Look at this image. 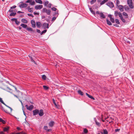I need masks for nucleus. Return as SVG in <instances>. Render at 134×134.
I'll return each mask as SVG.
<instances>
[{
    "label": "nucleus",
    "instance_id": "nucleus-44",
    "mask_svg": "<svg viewBox=\"0 0 134 134\" xmlns=\"http://www.w3.org/2000/svg\"><path fill=\"white\" fill-rule=\"evenodd\" d=\"M54 17L52 18V21H54V20L56 19V17Z\"/></svg>",
    "mask_w": 134,
    "mask_h": 134
},
{
    "label": "nucleus",
    "instance_id": "nucleus-61",
    "mask_svg": "<svg viewBox=\"0 0 134 134\" xmlns=\"http://www.w3.org/2000/svg\"><path fill=\"white\" fill-rule=\"evenodd\" d=\"M52 131V129H47V130L46 131L50 132Z\"/></svg>",
    "mask_w": 134,
    "mask_h": 134
},
{
    "label": "nucleus",
    "instance_id": "nucleus-56",
    "mask_svg": "<svg viewBox=\"0 0 134 134\" xmlns=\"http://www.w3.org/2000/svg\"><path fill=\"white\" fill-rule=\"evenodd\" d=\"M6 107H8L9 108V109H10V110H11V111H12V109L10 107H9V106H8L6 105H5Z\"/></svg>",
    "mask_w": 134,
    "mask_h": 134
},
{
    "label": "nucleus",
    "instance_id": "nucleus-59",
    "mask_svg": "<svg viewBox=\"0 0 134 134\" xmlns=\"http://www.w3.org/2000/svg\"><path fill=\"white\" fill-rule=\"evenodd\" d=\"M1 109L3 111H4L5 110V109H4V108L2 106L1 107Z\"/></svg>",
    "mask_w": 134,
    "mask_h": 134
},
{
    "label": "nucleus",
    "instance_id": "nucleus-16",
    "mask_svg": "<svg viewBox=\"0 0 134 134\" xmlns=\"http://www.w3.org/2000/svg\"><path fill=\"white\" fill-rule=\"evenodd\" d=\"M53 103L54 105H55V106L58 109H59V108L60 106L59 105H58V104H57L55 102V101H53Z\"/></svg>",
    "mask_w": 134,
    "mask_h": 134
},
{
    "label": "nucleus",
    "instance_id": "nucleus-50",
    "mask_svg": "<svg viewBox=\"0 0 134 134\" xmlns=\"http://www.w3.org/2000/svg\"><path fill=\"white\" fill-rule=\"evenodd\" d=\"M95 122H96V124L97 125H98V126H100V124L99 123V122L97 121H95Z\"/></svg>",
    "mask_w": 134,
    "mask_h": 134
},
{
    "label": "nucleus",
    "instance_id": "nucleus-15",
    "mask_svg": "<svg viewBox=\"0 0 134 134\" xmlns=\"http://www.w3.org/2000/svg\"><path fill=\"white\" fill-rule=\"evenodd\" d=\"M100 17L101 18H105V16L104 15V14L102 13H100Z\"/></svg>",
    "mask_w": 134,
    "mask_h": 134
},
{
    "label": "nucleus",
    "instance_id": "nucleus-46",
    "mask_svg": "<svg viewBox=\"0 0 134 134\" xmlns=\"http://www.w3.org/2000/svg\"><path fill=\"white\" fill-rule=\"evenodd\" d=\"M44 129L46 131L47 130L48 127L47 126H44Z\"/></svg>",
    "mask_w": 134,
    "mask_h": 134
},
{
    "label": "nucleus",
    "instance_id": "nucleus-43",
    "mask_svg": "<svg viewBox=\"0 0 134 134\" xmlns=\"http://www.w3.org/2000/svg\"><path fill=\"white\" fill-rule=\"evenodd\" d=\"M116 4L117 6H118V5L120 4V2L119 0H117L116 1Z\"/></svg>",
    "mask_w": 134,
    "mask_h": 134
},
{
    "label": "nucleus",
    "instance_id": "nucleus-12",
    "mask_svg": "<svg viewBox=\"0 0 134 134\" xmlns=\"http://www.w3.org/2000/svg\"><path fill=\"white\" fill-rule=\"evenodd\" d=\"M33 115H37L39 113V110L38 109H35L33 111Z\"/></svg>",
    "mask_w": 134,
    "mask_h": 134
},
{
    "label": "nucleus",
    "instance_id": "nucleus-57",
    "mask_svg": "<svg viewBox=\"0 0 134 134\" xmlns=\"http://www.w3.org/2000/svg\"><path fill=\"white\" fill-rule=\"evenodd\" d=\"M51 3H49L48 5V7L49 8H51Z\"/></svg>",
    "mask_w": 134,
    "mask_h": 134
},
{
    "label": "nucleus",
    "instance_id": "nucleus-52",
    "mask_svg": "<svg viewBox=\"0 0 134 134\" xmlns=\"http://www.w3.org/2000/svg\"><path fill=\"white\" fill-rule=\"evenodd\" d=\"M120 130V129H115V131L116 132H117L119 131Z\"/></svg>",
    "mask_w": 134,
    "mask_h": 134
},
{
    "label": "nucleus",
    "instance_id": "nucleus-62",
    "mask_svg": "<svg viewBox=\"0 0 134 134\" xmlns=\"http://www.w3.org/2000/svg\"><path fill=\"white\" fill-rule=\"evenodd\" d=\"M96 13L97 14H99L100 15V13H99V11H97Z\"/></svg>",
    "mask_w": 134,
    "mask_h": 134
},
{
    "label": "nucleus",
    "instance_id": "nucleus-25",
    "mask_svg": "<svg viewBox=\"0 0 134 134\" xmlns=\"http://www.w3.org/2000/svg\"><path fill=\"white\" fill-rule=\"evenodd\" d=\"M16 13L15 12H12L9 15L10 16H14L16 14Z\"/></svg>",
    "mask_w": 134,
    "mask_h": 134
},
{
    "label": "nucleus",
    "instance_id": "nucleus-41",
    "mask_svg": "<svg viewBox=\"0 0 134 134\" xmlns=\"http://www.w3.org/2000/svg\"><path fill=\"white\" fill-rule=\"evenodd\" d=\"M110 20L112 23H114L115 22L114 19L113 18H111L110 19Z\"/></svg>",
    "mask_w": 134,
    "mask_h": 134
},
{
    "label": "nucleus",
    "instance_id": "nucleus-33",
    "mask_svg": "<svg viewBox=\"0 0 134 134\" xmlns=\"http://www.w3.org/2000/svg\"><path fill=\"white\" fill-rule=\"evenodd\" d=\"M103 130L104 134H108V132L106 129H104Z\"/></svg>",
    "mask_w": 134,
    "mask_h": 134
},
{
    "label": "nucleus",
    "instance_id": "nucleus-53",
    "mask_svg": "<svg viewBox=\"0 0 134 134\" xmlns=\"http://www.w3.org/2000/svg\"><path fill=\"white\" fill-rule=\"evenodd\" d=\"M27 15L30 16H31L32 17H34V16L32 14H27Z\"/></svg>",
    "mask_w": 134,
    "mask_h": 134
},
{
    "label": "nucleus",
    "instance_id": "nucleus-7",
    "mask_svg": "<svg viewBox=\"0 0 134 134\" xmlns=\"http://www.w3.org/2000/svg\"><path fill=\"white\" fill-rule=\"evenodd\" d=\"M55 124V122L53 121H51L48 123V125L50 127H52Z\"/></svg>",
    "mask_w": 134,
    "mask_h": 134
},
{
    "label": "nucleus",
    "instance_id": "nucleus-51",
    "mask_svg": "<svg viewBox=\"0 0 134 134\" xmlns=\"http://www.w3.org/2000/svg\"><path fill=\"white\" fill-rule=\"evenodd\" d=\"M32 0H28L26 2V3H30L31 2V1H32Z\"/></svg>",
    "mask_w": 134,
    "mask_h": 134
},
{
    "label": "nucleus",
    "instance_id": "nucleus-64",
    "mask_svg": "<svg viewBox=\"0 0 134 134\" xmlns=\"http://www.w3.org/2000/svg\"><path fill=\"white\" fill-rule=\"evenodd\" d=\"M17 13H24V12H22L21 11H18L17 12Z\"/></svg>",
    "mask_w": 134,
    "mask_h": 134
},
{
    "label": "nucleus",
    "instance_id": "nucleus-6",
    "mask_svg": "<svg viewBox=\"0 0 134 134\" xmlns=\"http://www.w3.org/2000/svg\"><path fill=\"white\" fill-rule=\"evenodd\" d=\"M49 24L48 23H44L42 25V27L45 29L47 28H48Z\"/></svg>",
    "mask_w": 134,
    "mask_h": 134
},
{
    "label": "nucleus",
    "instance_id": "nucleus-48",
    "mask_svg": "<svg viewBox=\"0 0 134 134\" xmlns=\"http://www.w3.org/2000/svg\"><path fill=\"white\" fill-rule=\"evenodd\" d=\"M52 9L53 11H55L57 10V9L55 7H53L52 8Z\"/></svg>",
    "mask_w": 134,
    "mask_h": 134
},
{
    "label": "nucleus",
    "instance_id": "nucleus-10",
    "mask_svg": "<svg viewBox=\"0 0 134 134\" xmlns=\"http://www.w3.org/2000/svg\"><path fill=\"white\" fill-rule=\"evenodd\" d=\"M117 7H118L120 11L122 12L124 11V8L122 5H120Z\"/></svg>",
    "mask_w": 134,
    "mask_h": 134
},
{
    "label": "nucleus",
    "instance_id": "nucleus-14",
    "mask_svg": "<svg viewBox=\"0 0 134 134\" xmlns=\"http://www.w3.org/2000/svg\"><path fill=\"white\" fill-rule=\"evenodd\" d=\"M86 94L89 98H90L93 100H95L94 98L92 96L90 95V94H89L87 93H86Z\"/></svg>",
    "mask_w": 134,
    "mask_h": 134
},
{
    "label": "nucleus",
    "instance_id": "nucleus-35",
    "mask_svg": "<svg viewBox=\"0 0 134 134\" xmlns=\"http://www.w3.org/2000/svg\"><path fill=\"white\" fill-rule=\"evenodd\" d=\"M42 78L43 79L46 80V77L45 75H43L42 76Z\"/></svg>",
    "mask_w": 134,
    "mask_h": 134
},
{
    "label": "nucleus",
    "instance_id": "nucleus-3",
    "mask_svg": "<svg viewBox=\"0 0 134 134\" xmlns=\"http://www.w3.org/2000/svg\"><path fill=\"white\" fill-rule=\"evenodd\" d=\"M25 106L27 109L29 110H31L34 108L33 105H31L29 106L27 105H26Z\"/></svg>",
    "mask_w": 134,
    "mask_h": 134
},
{
    "label": "nucleus",
    "instance_id": "nucleus-26",
    "mask_svg": "<svg viewBox=\"0 0 134 134\" xmlns=\"http://www.w3.org/2000/svg\"><path fill=\"white\" fill-rule=\"evenodd\" d=\"M26 29L29 31H34L32 29L31 27H28L26 28Z\"/></svg>",
    "mask_w": 134,
    "mask_h": 134
},
{
    "label": "nucleus",
    "instance_id": "nucleus-5",
    "mask_svg": "<svg viewBox=\"0 0 134 134\" xmlns=\"http://www.w3.org/2000/svg\"><path fill=\"white\" fill-rule=\"evenodd\" d=\"M28 6V4L26 3H22L19 5L20 8H23L26 7Z\"/></svg>",
    "mask_w": 134,
    "mask_h": 134
},
{
    "label": "nucleus",
    "instance_id": "nucleus-38",
    "mask_svg": "<svg viewBox=\"0 0 134 134\" xmlns=\"http://www.w3.org/2000/svg\"><path fill=\"white\" fill-rule=\"evenodd\" d=\"M8 129H9V128H8L4 127L3 129L4 131V132L7 131H8Z\"/></svg>",
    "mask_w": 134,
    "mask_h": 134
},
{
    "label": "nucleus",
    "instance_id": "nucleus-60",
    "mask_svg": "<svg viewBox=\"0 0 134 134\" xmlns=\"http://www.w3.org/2000/svg\"><path fill=\"white\" fill-rule=\"evenodd\" d=\"M37 31L38 33H41V31L40 30L38 29H37Z\"/></svg>",
    "mask_w": 134,
    "mask_h": 134
},
{
    "label": "nucleus",
    "instance_id": "nucleus-9",
    "mask_svg": "<svg viewBox=\"0 0 134 134\" xmlns=\"http://www.w3.org/2000/svg\"><path fill=\"white\" fill-rule=\"evenodd\" d=\"M43 7V5H36L35 6V9L36 10L40 9H41Z\"/></svg>",
    "mask_w": 134,
    "mask_h": 134
},
{
    "label": "nucleus",
    "instance_id": "nucleus-40",
    "mask_svg": "<svg viewBox=\"0 0 134 134\" xmlns=\"http://www.w3.org/2000/svg\"><path fill=\"white\" fill-rule=\"evenodd\" d=\"M35 2L34 1L33 2L31 1V2L30 3V4L31 5H33L35 4Z\"/></svg>",
    "mask_w": 134,
    "mask_h": 134
},
{
    "label": "nucleus",
    "instance_id": "nucleus-28",
    "mask_svg": "<svg viewBox=\"0 0 134 134\" xmlns=\"http://www.w3.org/2000/svg\"><path fill=\"white\" fill-rule=\"evenodd\" d=\"M29 7H28V11L30 12H33V8H29Z\"/></svg>",
    "mask_w": 134,
    "mask_h": 134
},
{
    "label": "nucleus",
    "instance_id": "nucleus-49",
    "mask_svg": "<svg viewBox=\"0 0 134 134\" xmlns=\"http://www.w3.org/2000/svg\"><path fill=\"white\" fill-rule=\"evenodd\" d=\"M58 12H55L54 15V16H56V17L57 16H58Z\"/></svg>",
    "mask_w": 134,
    "mask_h": 134
},
{
    "label": "nucleus",
    "instance_id": "nucleus-36",
    "mask_svg": "<svg viewBox=\"0 0 134 134\" xmlns=\"http://www.w3.org/2000/svg\"><path fill=\"white\" fill-rule=\"evenodd\" d=\"M46 31H47L46 30H44L43 31L41 32V35H42L43 34L45 33L46 32Z\"/></svg>",
    "mask_w": 134,
    "mask_h": 134
},
{
    "label": "nucleus",
    "instance_id": "nucleus-29",
    "mask_svg": "<svg viewBox=\"0 0 134 134\" xmlns=\"http://www.w3.org/2000/svg\"><path fill=\"white\" fill-rule=\"evenodd\" d=\"M83 132L85 133H87L88 132V130L86 128L84 129H83Z\"/></svg>",
    "mask_w": 134,
    "mask_h": 134
},
{
    "label": "nucleus",
    "instance_id": "nucleus-58",
    "mask_svg": "<svg viewBox=\"0 0 134 134\" xmlns=\"http://www.w3.org/2000/svg\"><path fill=\"white\" fill-rule=\"evenodd\" d=\"M108 16L110 18V19L111 18H112V15L111 14H109L108 15Z\"/></svg>",
    "mask_w": 134,
    "mask_h": 134
},
{
    "label": "nucleus",
    "instance_id": "nucleus-24",
    "mask_svg": "<svg viewBox=\"0 0 134 134\" xmlns=\"http://www.w3.org/2000/svg\"><path fill=\"white\" fill-rule=\"evenodd\" d=\"M124 8L125 10H128L129 9V8L128 6L126 5L124 6Z\"/></svg>",
    "mask_w": 134,
    "mask_h": 134
},
{
    "label": "nucleus",
    "instance_id": "nucleus-34",
    "mask_svg": "<svg viewBox=\"0 0 134 134\" xmlns=\"http://www.w3.org/2000/svg\"><path fill=\"white\" fill-rule=\"evenodd\" d=\"M116 23L118 24H120V22L119 21V20L118 19H116L115 20Z\"/></svg>",
    "mask_w": 134,
    "mask_h": 134
},
{
    "label": "nucleus",
    "instance_id": "nucleus-55",
    "mask_svg": "<svg viewBox=\"0 0 134 134\" xmlns=\"http://www.w3.org/2000/svg\"><path fill=\"white\" fill-rule=\"evenodd\" d=\"M16 6L15 5H14L12 7H11V9H13L15 8L16 7Z\"/></svg>",
    "mask_w": 134,
    "mask_h": 134
},
{
    "label": "nucleus",
    "instance_id": "nucleus-37",
    "mask_svg": "<svg viewBox=\"0 0 134 134\" xmlns=\"http://www.w3.org/2000/svg\"><path fill=\"white\" fill-rule=\"evenodd\" d=\"M15 23L17 25H18L20 23V22L18 21L17 20L15 21Z\"/></svg>",
    "mask_w": 134,
    "mask_h": 134
},
{
    "label": "nucleus",
    "instance_id": "nucleus-18",
    "mask_svg": "<svg viewBox=\"0 0 134 134\" xmlns=\"http://www.w3.org/2000/svg\"><path fill=\"white\" fill-rule=\"evenodd\" d=\"M21 26H22L23 28H26L27 27V25L24 24H22L20 25Z\"/></svg>",
    "mask_w": 134,
    "mask_h": 134
},
{
    "label": "nucleus",
    "instance_id": "nucleus-13",
    "mask_svg": "<svg viewBox=\"0 0 134 134\" xmlns=\"http://www.w3.org/2000/svg\"><path fill=\"white\" fill-rule=\"evenodd\" d=\"M36 26L37 27L40 28L41 26V23L39 22H37L36 23Z\"/></svg>",
    "mask_w": 134,
    "mask_h": 134
},
{
    "label": "nucleus",
    "instance_id": "nucleus-45",
    "mask_svg": "<svg viewBox=\"0 0 134 134\" xmlns=\"http://www.w3.org/2000/svg\"><path fill=\"white\" fill-rule=\"evenodd\" d=\"M96 0H92L90 2L91 4H93L95 2H96Z\"/></svg>",
    "mask_w": 134,
    "mask_h": 134
},
{
    "label": "nucleus",
    "instance_id": "nucleus-11",
    "mask_svg": "<svg viewBox=\"0 0 134 134\" xmlns=\"http://www.w3.org/2000/svg\"><path fill=\"white\" fill-rule=\"evenodd\" d=\"M38 114L40 116H42L44 114L43 110L42 109H41L40 110V112L39 111V113Z\"/></svg>",
    "mask_w": 134,
    "mask_h": 134
},
{
    "label": "nucleus",
    "instance_id": "nucleus-32",
    "mask_svg": "<svg viewBox=\"0 0 134 134\" xmlns=\"http://www.w3.org/2000/svg\"><path fill=\"white\" fill-rule=\"evenodd\" d=\"M118 15L119 16V17H120V19L122 17V14L120 12H119V14H118Z\"/></svg>",
    "mask_w": 134,
    "mask_h": 134
},
{
    "label": "nucleus",
    "instance_id": "nucleus-1",
    "mask_svg": "<svg viewBox=\"0 0 134 134\" xmlns=\"http://www.w3.org/2000/svg\"><path fill=\"white\" fill-rule=\"evenodd\" d=\"M127 2L128 5L130 8L131 9L133 8V6L132 5V0H127Z\"/></svg>",
    "mask_w": 134,
    "mask_h": 134
},
{
    "label": "nucleus",
    "instance_id": "nucleus-17",
    "mask_svg": "<svg viewBox=\"0 0 134 134\" xmlns=\"http://www.w3.org/2000/svg\"><path fill=\"white\" fill-rule=\"evenodd\" d=\"M21 21L22 23L26 24L27 23V20L25 19H23L21 20Z\"/></svg>",
    "mask_w": 134,
    "mask_h": 134
},
{
    "label": "nucleus",
    "instance_id": "nucleus-42",
    "mask_svg": "<svg viewBox=\"0 0 134 134\" xmlns=\"http://www.w3.org/2000/svg\"><path fill=\"white\" fill-rule=\"evenodd\" d=\"M17 20V18H12L11 19V20L12 21H15H15Z\"/></svg>",
    "mask_w": 134,
    "mask_h": 134
},
{
    "label": "nucleus",
    "instance_id": "nucleus-27",
    "mask_svg": "<svg viewBox=\"0 0 134 134\" xmlns=\"http://www.w3.org/2000/svg\"><path fill=\"white\" fill-rule=\"evenodd\" d=\"M43 88L45 90H48L49 88L48 87L45 85L43 86Z\"/></svg>",
    "mask_w": 134,
    "mask_h": 134
},
{
    "label": "nucleus",
    "instance_id": "nucleus-20",
    "mask_svg": "<svg viewBox=\"0 0 134 134\" xmlns=\"http://www.w3.org/2000/svg\"><path fill=\"white\" fill-rule=\"evenodd\" d=\"M122 14L124 16H125V18H128V15L125 12H123L122 13Z\"/></svg>",
    "mask_w": 134,
    "mask_h": 134
},
{
    "label": "nucleus",
    "instance_id": "nucleus-63",
    "mask_svg": "<svg viewBox=\"0 0 134 134\" xmlns=\"http://www.w3.org/2000/svg\"><path fill=\"white\" fill-rule=\"evenodd\" d=\"M14 96H15V97H16V98H18V99L19 100V97L17 96H16L15 94H13Z\"/></svg>",
    "mask_w": 134,
    "mask_h": 134
},
{
    "label": "nucleus",
    "instance_id": "nucleus-54",
    "mask_svg": "<svg viewBox=\"0 0 134 134\" xmlns=\"http://www.w3.org/2000/svg\"><path fill=\"white\" fill-rule=\"evenodd\" d=\"M105 2H104V1L103 0V1H102L101 2V3H100V5H102L103 4H104L105 3Z\"/></svg>",
    "mask_w": 134,
    "mask_h": 134
},
{
    "label": "nucleus",
    "instance_id": "nucleus-23",
    "mask_svg": "<svg viewBox=\"0 0 134 134\" xmlns=\"http://www.w3.org/2000/svg\"><path fill=\"white\" fill-rule=\"evenodd\" d=\"M78 93L80 95L82 96L83 95V92L80 90H79L77 91Z\"/></svg>",
    "mask_w": 134,
    "mask_h": 134
},
{
    "label": "nucleus",
    "instance_id": "nucleus-4",
    "mask_svg": "<svg viewBox=\"0 0 134 134\" xmlns=\"http://www.w3.org/2000/svg\"><path fill=\"white\" fill-rule=\"evenodd\" d=\"M106 4L110 8H112L114 7V5L113 3L111 2L107 3Z\"/></svg>",
    "mask_w": 134,
    "mask_h": 134
},
{
    "label": "nucleus",
    "instance_id": "nucleus-2",
    "mask_svg": "<svg viewBox=\"0 0 134 134\" xmlns=\"http://www.w3.org/2000/svg\"><path fill=\"white\" fill-rule=\"evenodd\" d=\"M43 12H45L48 15H50L51 13V10L50 9L47 10L46 8H44L43 9Z\"/></svg>",
    "mask_w": 134,
    "mask_h": 134
},
{
    "label": "nucleus",
    "instance_id": "nucleus-39",
    "mask_svg": "<svg viewBox=\"0 0 134 134\" xmlns=\"http://www.w3.org/2000/svg\"><path fill=\"white\" fill-rule=\"evenodd\" d=\"M120 19H121L122 22L124 23H125L126 20L124 19L123 18V17L121 18Z\"/></svg>",
    "mask_w": 134,
    "mask_h": 134
},
{
    "label": "nucleus",
    "instance_id": "nucleus-21",
    "mask_svg": "<svg viewBox=\"0 0 134 134\" xmlns=\"http://www.w3.org/2000/svg\"><path fill=\"white\" fill-rule=\"evenodd\" d=\"M35 1L36 3L40 4H42V2L41 0H35Z\"/></svg>",
    "mask_w": 134,
    "mask_h": 134
},
{
    "label": "nucleus",
    "instance_id": "nucleus-30",
    "mask_svg": "<svg viewBox=\"0 0 134 134\" xmlns=\"http://www.w3.org/2000/svg\"><path fill=\"white\" fill-rule=\"evenodd\" d=\"M44 4L45 6H47L49 2L47 1H45L44 2Z\"/></svg>",
    "mask_w": 134,
    "mask_h": 134
},
{
    "label": "nucleus",
    "instance_id": "nucleus-22",
    "mask_svg": "<svg viewBox=\"0 0 134 134\" xmlns=\"http://www.w3.org/2000/svg\"><path fill=\"white\" fill-rule=\"evenodd\" d=\"M89 9L90 11V12H91L94 15H95V12L93 11L92 9V8H89Z\"/></svg>",
    "mask_w": 134,
    "mask_h": 134
},
{
    "label": "nucleus",
    "instance_id": "nucleus-47",
    "mask_svg": "<svg viewBox=\"0 0 134 134\" xmlns=\"http://www.w3.org/2000/svg\"><path fill=\"white\" fill-rule=\"evenodd\" d=\"M29 57L31 59V61L32 62H35L34 60L32 58V57L31 56H30L29 55Z\"/></svg>",
    "mask_w": 134,
    "mask_h": 134
},
{
    "label": "nucleus",
    "instance_id": "nucleus-19",
    "mask_svg": "<svg viewBox=\"0 0 134 134\" xmlns=\"http://www.w3.org/2000/svg\"><path fill=\"white\" fill-rule=\"evenodd\" d=\"M107 22V24L109 25H112V24L111 22L108 19H107L106 20Z\"/></svg>",
    "mask_w": 134,
    "mask_h": 134
},
{
    "label": "nucleus",
    "instance_id": "nucleus-31",
    "mask_svg": "<svg viewBox=\"0 0 134 134\" xmlns=\"http://www.w3.org/2000/svg\"><path fill=\"white\" fill-rule=\"evenodd\" d=\"M119 12L117 11H115L114 15L116 17L118 15Z\"/></svg>",
    "mask_w": 134,
    "mask_h": 134
},
{
    "label": "nucleus",
    "instance_id": "nucleus-8",
    "mask_svg": "<svg viewBox=\"0 0 134 134\" xmlns=\"http://www.w3.org/2000/svg\"><path fill=\"white\" fill-rule=\"evenodd\" d=\"M31 23L32 24V26L34 28H35L36 27L35 23L34 20H32L31 21Z\"/></svg>",
    "mask_w": 134,
    "mask_h": 134
}]
</instances>
